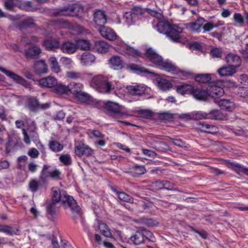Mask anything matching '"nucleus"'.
Segmentation results:
<instances>
[{"mask_svg":"<svg viewBox=\"0 0 248 248\" xmlns=\"http://www.w3.org/2000/svg\"><path fill=\"white\" fill-rule=\"evenodd\" d=\"M152 233L150 231L143 230L142 231H137L130 237V240L136 245H139L143 243L145 238L149 239L150 241H153L152 237Z\"/></svg>","mask_w":248,"mask_h":248,"instance_id":"nucleus-7","label":"nucleus"},{"mask_svg":"<svg viewBox=\"0 0 248 248\" xmlns=\"http://www.w3.org/2000/svg\"><path fill=\"white\" fill-rule=\"evenodd\" d=\"M155 148L158 151L165 152L169 150L168 145L165 142L160 141L156 142L155 145Z\"/></svg>","mask_w":248,"mask_h":248,"instance_id":"nucleus-50","label":"nucleus"},{"mask_svg":"<svg viewBox=\"0 0 248 248\" xmlns=\"http://www.w3.org/2000/svg\"><path fill=\"white\" fill-rule=\"evenodd\" d=\"M85 11V7L79 3H74L64 7L59 11L54 13V16H77Z\"/></svg>","mask_w":248,"mask_h":248,"instance_id":"nucleus-5","label":"nucleus"},{"mask_svg":"<svg viewBox=\"0 0 248 248\" xmlns=\"http://www.w3.org/2000/svg\"><path fill=\"white\" fill-rule=\"evenodd\" d=\"M198 128L203 133L214 134L217 133V127L214 125L203 122H199L198 124Z\"/></svg>","mask_w":248,"mask_h":248,"instance_id":"nucleus-22","label":"nucleus"},{"mask_svg":"<svg viewBox=\"0 0 248 248\" xmlns=\"http://www.w3.org/2000/svg\"><path fill=\"white\" fill-rule=\"evenodd\" d=\"M144 54L152 63L157 65L161 69L170 73L177 72V67L174 64L169 60H164L162 57L157 54L152 48L147 49Z\"/></svg>","mask_w":248,"mask_h":248,"instance_id":"nucleus-1","label":"nucleus"},{"mask_svg":"<svg viewBox=\"0 0 248 248\" xmlns=\"http://www.w3.org/2000/svg\"><path fill=\"white\" fill-rule=\"evenodd\" d=\"M48 146L52 151L55 153L61 152L63 149V145L58 141L55 140L49 141Z\"/></svg>","mask_w":248,"mask_h":248,"instance_id":"nucleus-36","label":"nucleus"},{"mask_svg":"<svg viewBox=\"0 0 248 248\" xmlns=\"http://www.w3.org/2000/svg\"><path fill=\"white\" fill-rule=\"evenodd\" d=\"M208 114L206 113H202L201 112H192V119L201 120L202 118H207Z\"/></svg>","mask_w":248,"mask_h":248,"instance_id":"nucleus-55","label":"nucleus"},{"mask_svg":"<svg viewBox=\"0 0 248 248\" xmlns=\"http://www.w3.org/2000/svg\"><path fill=\"white\" fill-rule=\"evenodd\" d=\"M138 114L139 117L145 119H151L153 116V113L149 109L139 110L138 111Z\"/></svg>","mask_w":248,"mask_h":248,"instance_id":"nucleus-48","label":"nucleus"},{"mask_svg":"<svg viewBox=\"0 0 248 248\" xmlns=\"http://www.w3.org/2000/svg\"><path fill=\"white\" fill-rule=\"evenodd\" d=\"M76 44L77 45V49L79 48L83 50H88L90 47V42L86 40H79Z\"/></svg>","mask_w":248,"mask_h":248,"instance_id":"nucleus-45","label":"nucleus"},{"mask_svg":"<svg viewBox=\"0 0 248 248\" xmlns=\"http://www.w3.org/2000/svg\"><path fill=\"white\" fill-rule=\"evenodd\" d=\"M21 41L25 43L26 45H30L33 43L38 42V38L35 36H31L30 39L26 40L25 38H23L21 40Z\"/></svg>","mask_w":248,"mask_h":248,"instance_id":"nucleus-59","label":"nucleus"},{"mask_svg":"<svg viewBox=\"0 0 248 248\" xmlns=\"http://www.w3.org/2000/svg\"><path fill=\"white\" fill-rule=\"evenodd\" d=\"M233 19L235 22L240 26H242L245 22L244 16H243L240 13H234L233 16Z\"/></svg>","mask_w":248,"mask_h":248,"instance_id":"nucleus-52","label":"nucleus"},{"mask_svg":"<svg viewBox=\"0 0 248 248\" xmlns=\"http://www.w3.org/2000/svg\"><path fill=\"white\" fill-rule=\"evenodd\" d=\"M43 45L47 50L55 51L60 48L59 42L56 40L47 39L44 41Z\"/></svg>","mask_w":248,"mask_h":248,"instance_id":"nucleus-24","label":"nucleus"},{"mask_svg":"<svg viewBox=\"0 0 248 248\" xmlns=\"http://www.w3.org/2000/svg\"><path fill=\"white\" fill-rule=\"evenodd\" d=\"M191 95H192L195 99L199 100H205L208 96L207 89L205 90L195 87H193Z\"/></svg>","mask_w":248,"mask_h":248,"instance_id":"nucleus-19","label":"nucleus"},{"mask_svg":"<svg viewBox=\"0 0 248 248\" xmlns=\"http://www.w3.org/2000/svg\"><path fill=\"white\" fill-rule=\"evenodd\" d=\"M18 231L17 228L14 229L8 225H0V232L6 233L10 235L16 234Z\"/></svg>","mask_w":248,"mask_h":248,"instance_id":"nucleus-42","label":"nucleus"},{"mask_svg":"<svg viewBox=\"0 0 248 248\" xmlns=\"http://www.w3.org/2000/svg\"><path fill=\"white\" fill-rule=\"evenodd\" d=\"M130 12L137 18V16L143 15L146 12V9L140 5H135L131 8Z\"/></svg>","mask_w":248,"mask_h":248,"instance_id":"nucleus-43","label":"nucleus"},{"mask_svg":"<svg viewBox=\"0 0 248 248\" xmlns=\"http://www.w3.org/2000/svg\"><path fill=\"white\" fill-rule=\"evenodd\" d=\"M143 222L145 224L150 227L156 226L158 224L156 220L152 218H144Z\"/></svg>","mask_w":248,"mask_h":248,"instance_id":"nucleus-60","label":"nucleus"},{"mask_svg":"<svg viewBox=\"0 0 248 248\" xmlns=\"http://www.w3.org/2000/svg\"><path fill=\"white\" fill-rule=\"evenodd\" d=\"M119 53L124 56L129 57H137L141 56V53L139 50L129 46H126L125 47V50H121Z\"/></svg>","mask_w":248,"mask_h":248,"instance_id":"nucleus-21","label":"nucleus"},{"mask_svg":"<svg viewBox=\"0 0 248 248\" xmlns=\"http://www.w3.org/2000/svg\"><path fill=\"white\" fill-rule=\"evenodd\" d=\"M66 76L68 78L74 79L80 78L81 77V74L80 73L73 71L67 72L66 73Z\"/></svg>","mask_w":248,"mask_h":248,"instance_id":"nucleus-57","label":"nucleus"},{"mask_svg":"<svg viewBox=\"0 0 248 248\" xmlns=\"http://www.w3.org/2000/svg\"><path fill=\"white\" fill-rule=\"evenodd\" d=\"M206 20L202 17H199L195 21L188 23L185 24L186 28L190 31L198 33L201 32L203 25Z\"/></svg>","mask_w":248,"mask_h":248,"instance_id":"nucleus-11","label":"nucleus"},{"mask_svg":"<svg viewBox=\"0 0 248 248\" xmlns=\"http://www.w3.org/2000/svg\"><path fill=\"white\" fill-rule=\"evenodd\" d=\"M230 168L236 173L239 174L240 172H243L248 176V168L238 163H230Z\"/></svg>","mask_w":248,"mask_h":248,"instance_id":"nucleus-35","label":"nucleus"},{"mask_svg":"<svg viewBox=\"0 0 248 248\" xmlns=\"http://www.w3.org/2000/svg\"><path fill=\"white\" fill-rule=\"evenodd\" d=\"M35 27V24L32 18H30L25 19L19 25V29L22 30L25 29L32 28Z\"/></svg>","mask_w":248,"mask_h":248,"instance_id":"nucleus-40","label":"nucleus"},{"mask_svg":"<svg viewBox=\"0 0 248 248\" xmlns=\"http://www.w3.org/2000/svg\"><path fill=\"white\" fill-rule=\"evenodd\" d=\"M58 203V202L52 201V202L48 204L46 206L48 213L52 216L56 214V209L57 208V204Z\"/></svg>","mask_w":248,"mask_h":248,"instance_id":"nucleus-51","label":"nucleus"},{"mask_svg":"<svg viewBox=\"0 0 248 248\" xmlns=\"http://www.w3.org/2000/svg\"><path fill=\"white\" fill-rule=\"evenodd\" d=\"M59 160L65 166H69L72 162L71 156L68 154L61 155Z\"/></svg>","mask_w":248,"mask_h":248,"instance_id":"nucleus-49","label":"nucleus"},{"mask_svg":"<svg viewBox=\"0 0 248 248\" xmlns=\"http://www.w3.org/2000/svg\"><path fill=\"white\" fill-rule=\"evenodd\" d=\"M94 21L99 28L104 27L107 22L106 16L104 12L100 10L96 11L94 14Z\"/></svg>","mask_w":248,"mask_h":248,"instance_id":"nucleus-17","label":"nucleus"},{"mask_svg":"<svg viewBox=\"0 0 248 248\" xmlns=\"http://www.w3.org/2000/svg\"><path fill=\"white\" fill-rule=\"evenodd\" d=\"M210 54L213 58H220L222 56V50L219 48L215 47L211 50Z\"/></svg>","mask_w":248,"mask_h":248,"instance_id":"nucleus-54","label":"nucleus"},{"mask_svg":"<svg viewBox=\"0 0 248 248\" xmlns=\"http://www.w3.org/2000/svg\"><path fill=\"white\" fill-rule=\"evenodd\" d=\"M94 47L96 50L99 53H104L108 51V44L105 41L99 40L95 41Z\"/></svg>","mask_w":248,"mask_h":248,"instance_id":"nucleus-27","label":"nucleus"},{"mask_svg":"<svg viewBox=\"0 0 248 248\" xmlns=\"http://www.w3.org/2000/svg\"><path fill=\"white\" fill-rule=\"evenodd\" d=\"M39 83L42 87L51 88L57 85V80L54 77L49 76L40 79Z\"/></svg>","mask_w":248,"mask_h":248,"instance_id":"nucleus-20","label":"nucleus"},{"mask_svg":"<svg viewBox=\"0 0 248 248\" xmlns=\"http://www.w3.org/2000/svg\"><path fill=\"white\" fill-rule=\"evenodd\" d=\"M95 57L91 53L85 52L80 57V62L84 65H91L95 62Z\"/></svg>","mask_w":248,"mask_h":248,"instance_id":"nucleus-23","label":"nucleus"},{"mask_svg":"<svg viewBox=\"0 0 248 248\" xmlns=\"http://www.w3.org/2000/svg\"><path fill=\"white\" fill-rule=\"evenodd\" d=\"M55 90L58 94H67L69 92L68 86H66L62 83H57V85L55 87Z\"/></svg>","mask_w":248,"mask_h":248,"instance_id":"nucleus-44","label":"nucleus"},{"mask_svg":"<svg viewBox=\"0 0 248 248\" xmlns=\"http://www.w3.org/2000/svg\"><path fill=\"white\" fill-rule=\"evenodd\" d=\"M113 190L116 193L118 198L121 201L129 203H133L134 202L133 198L125 192H119L116 189H114Z\"/></svg>","mask_w":248,"mask_h":248,"instance_id":"nucleus-38","label":"nucleus"},{"mask_svg":"<svg viewBox=\"0 0 248 248\" xmlns=\"http://www.w3.org/2000/svg\"><path fill=\"white\" fill-rule=\"evenodd\" d=\"M39 187L38 182L35 180H31L29 184V188L33 192L36 191Z\"/></svg>","mask_w":248,"mask_h":248,"instance_id":"nucleus-61","label":"nucleus"},{"mask_svg":"<svg viewBox=\"0 0 248 248\" xmlns=\"http://www.w3.org/2000/svg\"><path fill=\"white\" fill-rule=\"evenodd\" d=\"M52 201L57 202H61L64 206H68L72 211L78 212L80 208L77 205V202L71 196H69L64 190H60L55 187L52 188Z\"/></svg>","mask_w":248,"mask_h":248,"instance_id":"nucleus-2","label":"nucleus"},{"mask_svg":"<svg viewBox=\"0 0 248 248\" xmlns=\"http://www.w3.org/2000/svg\"><path fill=\"white\" fill-rule=\"evenodd\" d=\"M75 97L79 101L87 104H91L93 102V98L89 94L82 91L78 93Z\"/></svg>","mask_w":248,"mask_h":248,"instance_id":"nucleus-30","label":"nucleus"},{"mask_svg":"<svg viewBox=\"0 0 248 248\" xmlns=\"http://www.w3.org/2000/svg\"><path fill=\"white\" fill-rule=\"evenodd\" d=\"M86 145L84 144H81L76 146L75 147V152L76 154L79 157H81L84 155L85 148Z\"/></svg>","mask_w":248,"mask_h":248,"instance_id":"nucleus-53","label":"nucleus"},{"mask_svg":"<svg viewBox=\"0 0 248 248\" xmlns=\"http://www.w3.org/2000/svg\"><path fill=\"white\" fill-rule=\"evenodd\" d=\"M218 105L221 109L228 111H232L234 108L233 102L226 99L220 100L218 102Z\"/></svg>","mask_w":248,"mask_h":248,"instance_id":"nucleus-31","label":"nucleus"},{"mask_svg":"<svg viewBox=\"0 0 248 248\" xmlns=\"http://www.w3.org/2000/svg\"><path fill=\"white\" fill-rule=\"evenodd\" d=\"M105 108L111 113L118 114L121 112L122 107L115 102L108 101L105 103Z\"/></svg>","mask_w":248,"mask_h":248,"instance_id":"nucleus-25","label":"nucleus"},{"mask_svg":"<svg viewBox=\"0 0 248 248\" xmlns=\"http://www.w3.org/2000/svg\"><path fill=\"white\" fill-rule=\"evenodd\" d=\"M214 28V25L212 22H207L204 23L202 29L204 32H208L211 31Z\"/></svg>","mask_w":248,"mask_h":248,"instance_id":"nucleus-64","label":"nucleus"},{"mask_svg":"<svg viewBox=\"0 0 248 248\" xmlns=\"http://www.w3.org/2000/svg\"><path fill=\"white\" fill-rule=\"evenodd\" d=\"M49 176L52 177L54 179H60V174L61 173L60 171L58 170H54L49 171L48 172Z\"/></svg>","mask_w":248,"mask_h":248,"instance_id":"nucleus-62","label":"nucleus"},{"mask_svg":"<svg viewBox=\"0 0 248 248\" xmlns=\"http://www.w3.org/2000/svg\"><path fill=\"white\" fill-rule=\"evenodd\" d=\"M0 71L5 74L14 82L21 84L26 87H30V84L22 77L10 71L7 70L3 67H0Z\"/></svg>","mask_w":248,"mask_h":248,"instance_id":"nucleus-10","label":"nucleus"},{"mask_svg":"<svg viewBox=\"0 0 248 248\" xmlns=\"http://www.w3.org/2000/svg\"><path fill=\"white\" fill-rule=\"evenodd\" d=\"M235 72V69L229 65L227 66H223L217 70L218 74L221 77L232 76Z\"/></svg>","mask_w":248,"mask_h":248,"instance_id":"nucleus-29","label":"nucleus"},{"mask_svg":"<svg viewBox=\"0 0 248 248\" xmlns=\"http://www.w3.org/2000/svg\"><path fill=\"white\" fill-rule=\"evenodd\" d=\"M123 60L120 56H113L109 60V63L114 69H121L123 67Z\"/></svg>","mask_w":248,"mask_h":248,"instance_id":"nucleus-26","label":"nucleus"},{"mask_svg":"<svg viewBox=\"0 0 248 248\" xmlns=\"http://www.w3.org/2000/svg\"><path fill=\"white\" fill-rule=\"evenodd\" d=\"M99 229L101 233L105 236L110 237L111 236V233L106 224L104 223H100L99 225Z\"/></svg>","mask_w":248,"mask_h":248,"instance_id":"nucleus-47","label":"nucleus"},{"mask_svg":"<svg viewBox=\"0 0 248 248\" xmlns=\"http://www.w3.org/2000/svg\"><path fill=\"white\" fill-rule=\"evenodd\" d=\"M129 173L134 177H138L145 174L146 170L144 166L135 165L129 169Z\"/></svg>","mask_w":248,"mask_h":248,"instance_id":"nucleus-28","label":"nucleus"},{"mask_svg":"<svg viewBox=\"0 0 248 248\" xmlns=\"http://www.w3.org/2000/svg\"><path fill=\"white\" fill-rule=\"evenodd\" d=\"M195 79L197 82L201 83H206L209 82L211 79L209 74H200L195 76Z\"/></svg>","mask_w":248,"mask_h":248,"instance_id":"nucleus-41","label":"nucleus"},{"mask_svg":"<svg viewBox=\"0 0 248 248\" xmlns=\"http://www.w3.org/2000/svg\"><path fill=\"white\" fill-rule=\"evenodd\" d=\"M225 61L229 65L236 69L239 67L241 64V60L240 57L236 54L230 53L225 57Z\"/></svg>","mask_w":248,"mask_h":248,"instance_id":"nucleus-13","label":"nucleus"},{"mask_svg":"<svg viewBox=\"0 0 248 248\" xmlns=\"http://www.w3.org/2000/svg\"><path fill=\"white\" fill-rule=\"evenodd\" d=\"M150 186L156 190L165 189L168 190L178 191L174 184L167 180H156L151 183Z\"/></svg>","mask_w":248,"mask_h":248,"instance_id":"nucleus-8","label":"nucleus"},{"mask_svg":"<svg viewBox=\"0 0 248 248\" xmlns=\"http://www.w3.org/2000/svg\"><path fill=\"white\" fill-rule=\"evenodd\" d=\"M157 83L159 88L164 91L169 90L172 87L171 83L167 79L160 78L157 80Z\"/></svg>","mask_w":248,"mask_h":248,"instance_id":"nucleus-37","label":"nucleus"},{"mask_svg":"<svg viewBox=\"0 0 248 248\" xmlns=\"http://www.w3.org/2000/svg\"><path fill=\"white\" fill-rule=\"evenodd\" d=\"M208 96L213 98H217L222 96L224 94V91L223 88L217 86L214 83L207 88Z\"/></svg>","mask_w":248,"mask_h":248,"instance_id":"nucleus-14","label":"nucleus"},{"mask_svg":"<svg viewBox=\"0 0 248 248\" xmlns=\"http://www.w3.org/2000/svg\"><path fill=\"white\" fill-rule=\"evenodd\" d=\"M128 67L131 70L133 71H140V72H144L150 74H154L153 72L149 71L144 67H141L137 64H130L128 65Z\"/></svg>","mask_w":248,"mask_h":248,"instance_id":"nucleus-46","label":"nucleus"},{"mask_svg":"<svg viewBox=\"0 0 248 248\" xmlns=\"http://www.w3.org/2000/svg\"><path fill=\"white\" fill-rule=\"evenodd\" d=\"M4 6L9 11H13L15 7L26 11H31V2L24 0H4Z\"/></svg>","mask_w":248,"mask_h":248,"instance_id":"nucleus-6","label":"nucleus"},{"mask_svg":"<svg viewBox=\"0 0 248 248\" xmlns=\"http://www.w3.org/2000/svg\"><path fill=\"white\" fill-rule=\"evenodd\" d=\"M160 118L162 120L170 121L173 119V115L171 113L164 112L160 114Z\"/></svg>","mask_w":248,"mask_h":248,"instance_id":"nucleus-63","label":"nucleus"},{"mask_svg":"<svg viewBox=\"0 0 248 248\" xmlns=\"http://www.w3.org/2000/svg\"><path fill=\"white\" fill-rule=\"evenodd\" d=\"M98 31L102 37L108 40L113 41L116 39V33L110 28L104 26L99 28Z\"/></svg>","mask_w":248,"mask_h":248,"instance_id":"nucleus-12","label":"nucleus"},{"mask_svg":"<svg viewBox=\"0 0 248 248\" xmlns=\"http://www.w3.org/2000/svg\"><path fill=\"white\" fill-rule=\"evenodd\" d=\"M124 20L125 23L129 26L135 23L137 18L129 11L124 13Z\"/></svg>","mask_w":248,"mask_h":248,"instance_id":"nucleus-39","label":"nucleus"},{"mask_svg":"<svg viewBox=\"0 0 248 248\" xmlns=\"http://www.w3.org/2000/svg\"><path fill=\"white\" fill-rule=\"evenodd\" d=\"M126 88L129 93L133 95H142L146 91V87L142 85H129Z\"/></svg>","mask_w":248,"mask_h":248,"instance_id":"nucleus-16","label":"nucleus"},{"mask_svg":"<svg viewBox=\"0 0 248 248\" xmlns=\"http://www.w3.org/2000/svg\"><path fill=\"white\" fill-rule=\"evenodd\" d=\"M155 27L158 32L165 34L171 41H179V34L182 31L181 28L175 25H171L168 21L166 20L158 22Z\"/></svg>","mask_w":248,"mask_h":248,"instance_id":"nucleus-3","label":"nucleus"},{"mask_svg":"<svg viewBox=\"0 0 248 248\" xmlns=\"http://www.w3.org/2000/svg\"><path fill=\"white\" fill-rule=\"evenodd\" d=\"M90 84L92 88L101 93H109L114 89V86L108 78L102 75L94 77Z\"/></svg>","mask_w":248,"mask_h":248,"instance_id":"nucleus-4","label":"nucleus"},{"mask_svg":"<svg viewBox=\"0 0 248 248\" xmlns=\"http://www.w3.org/2000/svg\"><path fill=\"white\" fill-rule=\"evenodd\" d=\"M41 53V49L39 46H32L25 50L24 54L27 59H37Z\"/></svg>","mask_w":248,"mask_h":248,"instance_id":"nucleus-15","label":"nucleus"},{"mask_svg":"<svg viewBox=\"0 0 248 248\" xmlns=\"http://www.w3.org/2000/svg\"><path fill=\"white\" fill-rule=\"evenodd\" d=\"M34 68L36 73L40 74L46 73L47 70V66L43 60L37 61L34 64Z\"/></svg>","mask_w":248,"mask_h":248,"instance_id":"nucleus-33","label":"nucleus"},{"mask_svg":"<svg viewBox=\"0 0 248 248\" xmlns=\"http://www.w3.org/2000/svg\"><path fill=\"white\" fill-rule=\"evenodd\" d=\"M220 111L217 110H214L211 111L209 113H207V118L211 119L217 120L219 119L220 117Z\"/></svg>","mask_w":248,"mask_h":248,"instance_id":"nucleus-56","label":"nucleus"},{"mask_svg":"<svg viewBox=\"0 0 248 248\" xmlns=\"http://www.w3.org/2000/svg\"><path fill=\"white\" fill-rule=\"evenodd\" d=\"M60 48L62 52L71 54L74 53L77 50V45L76 43L67 41L63 42L60 45Z\"/></svg>","mask_w":248,"mask_h":248,"instance_id":"nucleus-18","label":"nucleus"},{"mask_svg":"<svg viewBox=\"0 0 248 248\" xmlns=\"http://www.w3.org/2000/svg\"><path fill=\"white\" fill-rule=\"evenodd\" d=\"M193 87L191 85L187 84L179 85L176 86V91L183 95L185 94H191Z\"/></svg>","mask_w":248,"mask_h":248,"instance_id":"nucleus-32","label":"nucleus"},{"mask_svg":"<svg viewBox=\"0 0 248 248\" xmlns=\"http://www.w3.org/2000/svg\"><path fill=\"white\" fill-rule=\"evenodd\" d=\"M49 106L50 105L48 103L40 104L35 97H31L28 99L27 108L33 112H36L41 109H46L48 108Z\"/></svg>","mask_w":248,"mask_h":248,"instance_id":"nucleus-9","label":"nucleus"},{"mask_svg":"<svg viewBox=\"0 0 248 248\" xmlns=\"http://www.w3.org/2000/svg\"><path fill=\"white\" fill-rule=\"evenodd\" d=\"M83 85L80 83L73 82L68 85L69 92H70L74 96L79 93L82 90Z\"/></svg>","mask_w":248,"mask_h":248,"instance_id":"nucleus-34","label":"nucleus"},{"mask_svg":"<svg viewBox=\"0 0 248 248\" xmlns=\"http://www.w3.org/2000/svg\"><path fill=\"white\" fill-rule=\"evenodd\" d=\"M171 140L172 143L175 145H176L177 146H179V147H180L182 148H186L188 147V144H186L185 142L182 141L181 140L171 139Z\"/></svg>","mask_w":248,"mask_h":248,"instance_id":"nucleus-58","label":"nucleus"}]
</instances>
